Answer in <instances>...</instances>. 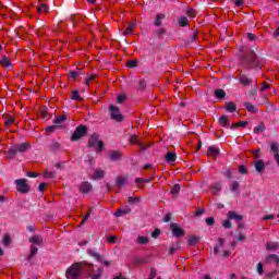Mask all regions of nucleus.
<instances>
[{"label": "nucleus", "instance_id": "nucleus-23", "mask_svg": "<svg viewBox=\"0 0 279 279\" xmlns=\"http://www.w3.org/2000/svg\"><path fill=\"white\" fill-rule=\"evenodd\" d=\"M106 175V171H104L102 169H96L94 172V180H101L104 179Z\"/></svg>", "mask_w": 279, "mask_h": 279}, {"label": "nucleus", "instance_id": "nucleus-60", "mask_svg": "<svg viewBox=\"0 0 279 279\" xmlns=\"http://www.w3.org/2000/svg\"><path fill=\"white\" fill-rule=\"evenodd\" d=\"M206 225L207 226H215V218H213V217L206 218Z\"/></svg>", "mask_w": 279, "mask_h": 279}, {"label": "nucleus", "instance_id": "nucleus-29", "mask_svg": "<svg viewBox=\"0 0 279 279\" xmlns=\"http://www.w3.org/2000/svg\"><path fill=\"white\" fill-rule=\"evenodd\" d=\"M37 12L38 14H43V12L45 14H47V12H49V7L45 3H41L38 8H37Z\"/></svg>", "mask_w": 279, "mask_h": 279}, {"label": "nucleus", "instance_id": "nucleus-8", "mask_svg": "<svg viewBox=\"0 0 279 279\" xmlns=\"http://www.w3.org/2000/svg\"><path fill=\"white\" fill-rule=\"evenodd\" d=\"M15 184L19 193H29V185H27L26 179H17L15 180Z\"/></svg>", "mask_w": 279, "mask_h": 279}, {"label": "nucleus", "instance_id": "nucleus-20", "mask_svg": "<svg viewBox=\"0 0 279 279\" xmlns=\"http://www.w3.org/2000/svg\"><path fill=\"white\" fill-rule=\"evenodd\" d=\"M28 241L33 243V245H43V236L40 235H33Z\"/></svg>", "mask_w": 279, "mask_h": 279}, {"label": "nucleus", "instance_id": "nucleus-63", "mask_svg": "<svg viewBox=\"0 0 279 279\" xmlns=\"http://www.w3.org/2000/svg\"><path fill=\"white\" fill-rule=\"evenodd\" d=\"M225 175L228 180H232V170L230 169L226 170Z\"/></svg>", "mask_w": 279, "mask_h": 279}, {"label": "nucleus", "instance_id": "nucleus-58", "mask_svg": "<svg viewBox=\"0 0 279 279\" xmlns=\"http://www.w3.org/2000/svg\"><path fill=\"white\" fill-rule=\"evenodd\" d=\"M239 173H241L242 175L247 174V168H245V166H240Z\"/></svg>", "mask_w": 279, "mask_h": 279}, {"label": "nucleus", "instance_id": "nucleus-16", "mask_svg": "<svg viewBox=\"0 0 279 279\" xmlns=\"http://www.w3.org/2000/svg\"><path fill=\"white\" fill-rule=\"evenodd\" d=\"M109 158L112 162H117V160H121V153L118 150H110Z\"/></svg>", "mask_w": 279, "mask_h": 279}, {"label": "nucleus", "instance_id": "nucleus-13", "mask_svg": "<svg viewBox=\"0 0 279 279\" xmlns=\"http://www.w3.org/2000/svg\"><path fill=\"white\" fill-rule=\"evenodd\" d=\"M130 143H131V145H138L143 151H145V149H147V147H145V145H143V143L138 142V136H136V135L130 136Z\"/></svg>", "mask_w": 279, "mask_h": 279}, {"label": "nucleus", "instance_id": "nucleus-33", "mask_svg": "<svg viewBox=\"0 0 279 279\" xmlns=\"http://www.w3.org/2000/svg\"><path fill=\"white\" fill-rule=\"evenodd\" d=\"M201 238L196 236V235H192L189 239V245L193 246V245H197V243H199Z\"/></svg>", "mask_w": 279, "mask_h": 279}, {"label": "nucleus", "instance_id": "nucleus-47", "mask_svg": "<svg viewBox=\"0 0 279 279\" xmlns=\"http://www.w3.org/2000/svg\"><path fill=\"white\" fill-rule=\"evenodd\" d=\"M36 254H38V247L31 245V253L28 255V258H34V256H36Z\"/></svg>", "mask_w": 279, "mask_h": 279}, {"label": "nucleus", "instance_id": "nucleus-53", "mask_svg": "<svg viewBox=\"0 0 279 279\" xmlns=\"http://www.w3.org/2000/svg\"><path fill=\"white\" fill-rule=\"evenodd\" d=\"M199 36V33L196 31L194 32L193 36L187 41L189 44L197 41V37Z\"/></svg>", "mask_w": 279, "mask_h": 279}, {"label": "nucleus", "instance_id": "nucleus-31", "mask_svg": "<svg viewBox=\"0 0 279 279\" xmlns=\"http://www.w3.org/2000/svg\"><path fill=\"white\" fill-rule=\"evenodd\" d=\"M254 134H263L265 132V124L260 123L257 126L254 128L253 130Z\"/></svg>", "mask_w": 279, "mask_h": 279}, {"label": "nucleus", "instance_id": "nucleus-42", "mask_svg": "<svg viewBox=\"0 0 279 279\" xmlns=\"http://www.w3.org/2000/svg\"><path fill=\"white\" fill-rule=\"evenodd\" d=\"M126 66L129 69H136L138 66V61H136V60H129L126 62Z\"/></svg>", "mask_w": 279, "mask_h": 279}, {"label": "nucleus", "instance_id": "nucleus-2", "mask_svg": "<svg viewBox=\"0 0 279 279\" xmlns=\"http://www.w3.org/2000/svg\"><path fill=\"white\" fill-rule=\"evenodd\" d=\"M32 145L29 143L15 144L11 146L8 150V157L10 160L16 156V154H25L28 149H31Z\"/></svg>", "mask_w": 279, "mask_h": 279}, {"label": "nucleus", "instance_id": "nucleus-48", "mask_svg": "<svg viewBox=\"0 0 279 279\" xmlns=\"http://www.w3.org/2000/svg\"><path fill=\"white\" fill-rule=\"evenodd\" d=\"M128 202H129V204H138V203L141 202V198L130 196V197L128 198Z\"/></svg>", "mask_w": 279, "mask_h": 279}, {"label": "nucleus", "instance_id": "nucleus-54", "mask_svg": "<svg viewBox=\"0 0 279 279\" xmlns=\"http://www.w3.org/2000/svg\"><path fill=\"white\" fill-rule=\"evenodd\" d=\"M245 125H247V122L241 121V122H239L238 124H236V123H233V124L231 125V128H245Z\"/></svg>", "mask_w": 279, "mask_h": 279}, {"label": "nucleus", "instance_id": "nucleus-30", "mask_svg": "<svg viewBox=\"0 0 279 279\" xmlns=\"http://www.w3.org/2000/svg\"><path fill=\"white\" fill-rule=\"evenodd\" d=\"M136 243L138 245H147V243H149V238L141 235L137 238Z\"/></svg>", "mask_w": 279, "mask_h": 279}, {"label": "nucleus", "instance_id": "nucleus-27", "mask_svg": "<svg viewBox=\"0 0 279 279\" xmlns=\"http://www.w3.org/2000/svg\"><path fill=\"white\" fill-rule=\"evenodd\" d=\"M125 182H128V179H125V177H118L116 180V186L121 189V186L125 185Z\"/></svg>", "mask_w": 279, "mask_h": 279}, {"label": "nucleus", "instance_id": "nucleus-40", "mask_svg": "<svg viewBox=\"0 0 279 279\" xmlns=\"http://www.w3.org/2000/svg\"><path fill=\"white\" fill-rule=\"evenodd\" d=\"M50 149H51V151H60V149H61L60 143H58V142H52V143L50 144Z\"/></svg>", "mask_w": 279, "mask_h": 279}, {"label": "nucleus", "instance_id": "nucleus-39", "mask_svg": "<svg viewBox=\"0 0 279 279\" xmlns=\"http://www.w3.org/2000/svg\"><path fill=\"white\" fill-rule=\"evenodd\" d=\"M180 184H174L171 189V195L174 197H178V193H180Z\"/></svg>", "mask_w": 279, "mask_h": 279}, {"label": "nucleus", "instance_id": "nucleus-62", "mask_svg": "<svg viewBox=\"0 0 279 279\" xmlns=\"http://www.w3.org/2000/svg\"><path fill=\"white\" fill-rule=\"evenodd\" d=\"M222 226H223L226 229L232 228V223L230 222V220H225V221L222 222Z\"/></svg>", "mask_w": 279, "mask_h": 279}, {"label": "nucleus", "instance_id": "nucleus-7", "mask_svg": "<svg viewBox=\"0 0 279 279\" xmlns=\"http://www.w3.org/2000/svg\"><path fill=\"white\" fill-rule=\"evenodd\" d=\"M87 132L88 129L85 125H78L72 134L71 141H80V138H84Z\"/></svg>", "mask_w": 279, "mask_h": 279}, {"label": "nucleus", "instance_id": "nucleus-45", "mask_svg": "<svg viewBox=\"0 0 279 279\" xmlns=\"http://www.w3.org/2000/svg\"><path fill=\"white\" fill-rule=\"evenodd\" d=\"M279 245L277 242H268L266 244V250H278Z\"/></svg>", "mask_w": 279, "mask_h": 279}, {"label": "nucleus", "instance_id": "nucleus-43", "mask_svg": "<svg viewBox=\"0 0 279 279\" xmlns=\"http://www.w3.org/2000/svg\"><path fill=\"white\" fill-rule=\"evenodd\" d=\"M71 99H73V101H82V98L80 97V92L73 90L71 95Z\"/></svg>", "mask_w": 279, "mask_h": 279}, {"label": "nucleus", "instance_id": "nucleus-26", "mask_svg": "<svg viewBox=\"0 0 279 279\" xmlns=\"http://www.w3.org/2000/svg\"><path fill=\"white\" fill-rule=\"evenodd\" d=\"M229 219H235V221H241L243 219V216L238 215L235 211H229L228 213Z\"/></svg>", "mask_w": 279, "mask_h": 279}, {"label": "nucleus", "instance_id": "nucleus-10", "mask_svg": "<svg viewBox=\"0 0 279 279\" xmlns=\"http://www.w3.org/2000/svg\"><path fill=\"white\" fill-rule=\"evenodd\" d=\"M170 230H171L173 236H175L177 239H182V236H184V234H185V231L182 228H180V226H178V223H171Z\"/></svg>", "mask_w": 279, "mask_h": 279}, {"label": "nucleus", "instance_id": "nucleus-15", "mask_svg": "<svg viewBox=\"0 0 279 279\" xmlns=\"http://www.w3.org/2000/svg\"><path fill=\"white\" fill-rule=\"evenodd\" d=\"M254 167L257 173H263V171H265V161H263V159L256 160Z\"/></svg>", "mask_w": 279, "mask_h": 279}, {"label": "nucleus", "instance_id": "nucleus-19", "mask_svg": "<svg viewBox=\"0 0 279 279\" xmlns=\"http://www.w3.org/2000/svg\"><path fill=\"white\" fill-rule=\"evenodd\" d=\"M134 29H136V24L133 22L129 24V27L122 34L123 36H132Z\"/></svg>", "mask_w": 279, "mask_h": 279}, {"label": "nucleus", "instance_id": "nucleus-36", "mask_svg": "<svg viewBox=\"0 0 279 279\" xmlns=\"http://www.w3.org/2000/svg\"><path fill=\"white\" fill-rule=\"evenodd\" d=\"M239 186H240L239 182L238 181H233L230 184V191L232 193H239Z\"/></svg>", "mask_w": 279, "mask_h": 279}, {"label": "nucleus", "instance_id": "nucleus-50", "mask_svg": "<svg viewBox=\"0 0 279 279\" xmlns=\"http://www.w3.org/2000/svg\"><path fill=\"white\" fill-rule=\"evenodd\" d=\"M2 243L5 247H8V245H10L11 243V239H10V235H4L3 240H2Z\"/></svg>", "mask_w": 279, "mask_h": 279}, {"label": "nucleus", "instance_id": "nucleus-21", "mask_svg": "<svg viewBox=\"0 0 279 279\" xmlns=\"http://www.w3.org/2000/svg\"><path fill=\"white\" fill-rule=\"evenodd\" d=\"M265 263L269 264V263H276V265H279V257L276 254H269L266 259Z\"/></svg>", "mask_w": 279, "mask_h": 279}, {"label": "nucleus", "instance_id": "nucleus-34", "mask_svg": "<svg viewBox=\"0 0 279 279\" xmlns=\"http://www.w3.org/2000/svg\"><path fill=\"white\" fill-rule=\"evenodd\" d=\"M226 109L228 112H236V105L234 102H226Z\"/></svg>", "mask_w": 279, "mask_h": 279}, {"label": "nucleus", "instance_id": "nucleus-49", "mask_svg": "<svg viewBox=\"0 0 279 279\" xmlns=\"http://www.w3.org/2000/svg\"><path fill=\"white\" fill-rule=\"evenodd\" d=\"M95 77H97V75H95V74L89 75V76L85 80L86 86H90V82H93V81L95 80Z\"/></svg>", "mask_w": 279, "mask_h": 279}, {"label": "nucleus", "instance_id": "nucleus-3", "mask_svg": "<svg viewBox=\"0 0 279 279\" xmlns=\"http://www.w3.org/2000/svg\"><path fill=\"white\" fill-rule=\"evenodd\" d=\"M84 274L90 279H101L104 277V268L99 267L95 270V265L86 263Z\"/></svg>", "mask_w": 279, "mask_h": 279}, {"label": "nucleus", "instance_id": "nucleus-35", "mask_svg": "<svg viewBox=\"0 0 279 279\" xmlns=\"http://www.w3.org/2000/svg\"><path fill=\"white\" fill-rule=\"evenodd\" d=\"M244 106L248 112H253V113L258 112V109H256V106H254L250 102H245Z\"/></svg>", "mask_w": 279, "mask_h": 279}, {"label": "nucleus", "instance_id": "nucleus-5", "mask_svg": "<svg viewBox=\"0 0 279 279\" xmlns=\"http://www.w3.org/2000/svg\"><path fill=\"white\" fill-rule=\"evenodd\" d=\"M88 147L96 149L97 154L104 151V141L99 140V134L94 133L88 141Z\"/></svg>", "mask_w": 279, "mask_h": 279}, {"label": "nucleus", "instance_id": "nucleus-12", "mask_svg": "<svg viewBox=\"0 0 279 279\" xmlns=\"http://www.w3.org/2000/svg\"><path fill=\"white\" fill-rule=\"evenodd\" d=\"M80 191L82 193H90V191H93V184H90L88 181H85L81 184Z\"/></svg>", "mask_w": 279, "mask_h": 279}, {"label": "nucleus", "instance_id": "nucleus-14", "mask_svg": "<svg viewBox=\"0 0 279 279\" xmlns=\"http://www.w3.org/2000/svg\"><path fill=\"white\" fill-rule=\"evenodd\" d=\"M132 213V208L130 206H125L124 208H120L116 211V217H123V215H130Z\"/></svg>", "mask_w": 279, "mask_h": 279}, {"label": "nucleus", "instance_id": "nucleus-37", "mask_svg": "<svg viewBox=\"0 0 279 279\" xmlns=\"http://www.w3.org/2000/svg\"><path fill=\"white\" fill-rule=\"evenodd\" d=\"M211 191L214 195H217V193L221 191V183H215L214 185H211Z\"/></svg>", "mask_w": 279, "mask_h": 279}, {"label": "nucleus", "instance_id": "nucleus-57", "mask_svg": "<svg viewBox=\"0 0 279 279\" xmlns=\"http://www.w3.org/2000/svg\"><path fill=\"white\" fill-rule=\"evenodd\" d=\"M257 274H259V276H263V274H265V270H263V263L257 264Z\"/></svg>", "mask_w": 279, "mask_h": 279}, {"label": "nucleus", "instance_id": "nucleus-1", "mask_svg": "<svg viewBox=\"0 0 279 279\" xmlns=\"http://www.w3.org/2000/svg\"><path fill=\"white\" fill-rule=\"evenodd\" d=\"M86 267V262H78L72 264L65 271L66 279H80L82 274H84V268Z\"/></svg>", "mask_w": 279, "mask_h": 279}, {"label": "nucleus", "instance_id": "nucleus-59", "mask_svg": "<svg viewBox=\"0 0 279 279\" xmlns=\"http://www.w3.org/2000/svg\"><path fill=\"white\" fill-rule=\"evenodd\" d=\"M44 177H45V178L53 179V178H56V172L46 171V172L44 173Z\"/></svg>", "mask_w": 279, "mask_h": 279}, {"label": "nucleus", "instance_id": "nucleus-44", "mask_svg": "<svg viewBox=\"0 0 279 279\" xmlns=\"http://www.w3.org/2000/svg\"><path fill=\"white\" fill-rule=\"evenodd\" d=\"M64 121H66V116H61V117H58L53 120V123L56 125H60L61 123H64Z\"/></svg>", "mask_w": 279, "mask_h": 279}, {"label": "nucleus", "instance_id": "nucleus-52", "mask_svg": "<svg viewBox=\"0 0 279 279\" xmlns=\"http://www.w3.org/2000/svg\"><path fill=\"white\" fill-rule=\"evenodd\" d=\"M146 87H147V83H145V80H141L138 82V89L140 90H145Z\"/></svg>", "mask_w": 279, "mask_h": 279}, {"label": "nucleus", "instance_id": "nucleus-22", "mask_svg": "<svg viewBox=\"0 0 279 279\" xmlns=\"http://www.w3.org/2000/svg\"><path fill=\"white\" fill-rule=\"evenodd\" d=\"M219 123L222 128H230V120L228 119V116H221L219 118Z\"/></svg>", "mask_w": 279, "mask_h": 279}, {"label": "nucleus", "instance_id": "nucleus-55", "mask_svg": "<svg viewBox=\"0 0 279 279\" xmlns=\"http://www.w3.org/2000/svg\"><path fill=\"white\" fill-rule=\"evenodd\" d=\"M179 248H180V243H178L177 246H171L169 250V254L170 255L175 254V252H178Z\"/></svg>", "mask_w": 279, "mask_h": 279}, {"label": "nucleus", "instance_id": "nucleus-17", "mask_svg": "<svg viewBox=\"0 0 279 279\" xmlns=\"http://www.w3.org/2000/svg\"><path fill=\"white\" fill-rule=\"evenodd\" d=\"M239 82L243 86H250V84H252V78L247 77L245 74H240Z\"/></svg>", "mask_w": 279, "mask_h": 279}, {"label": "nucleus", "instance_id": "nucleus-24", "mask_svg": "<svg viewBox=\"0 0 279 279\" xmlns=\"http://www.w3.org/2000/svg\"><path fill=\"white\" fill-rule=\"evenodd\" d=\"M177 158H178V155H175V153L169 151L166 154L167 162H175Z\"/></svg>", "mask_w": 279, "mask_h": 279}, {"label": "nucleus", "instance_id": "nucleus-9", "mask_svg": "<svg viewBox=\"0 0 279 279\" xmlns=\"http://www.w3.org/2000/svg\"><path fill=\"white\" fill-rule=\"evenodd\" d=\"M109 110H110L111 119H113V121H118V123H120V121H123V116L121 114L119 107L111 105L109 107Z\"/></svg>", "mask_w": 279, "mask_h": 279}, {"label": "nucleus", "instance_id": "nucleus-18", "mask_svg": "<svg viewBox=\"0 0 279 279\" xmlns=\"http://www.w3.org/2000/svg\"><path fill=\"white\" fill-rule=\"evenodd\" d=\"M208 156H211V158H217L219 156L220 151L219 148L216 146H210L207 150Z\"/></svg>", "mask_w": 279, "mask_h": 279}, {"label": "nucleus", "instance_id": "nucleus-46", "mask_svg": "<svg viewBox=\"0 0 279 279\" xmlns=\"http://www.w3.org/2000/svg\"><path fill=\"white\" fill-rule=\"evenodd\" d=\"M216 97H217V99H225L226 98V92L223 89H217L216 90Z\"/></svg>", "mask_w": 279, "mask_h": 279}, {"label": "nucleus", "instance_id": "nucleus-64", "mask_svg": "<svg viewBox=\"0 0 279 279\" xmlns=\"http://www.w3.org/2000/svg\"><path fill=\"white\" fill-rule=\"evenodd\" d=\"M57 128H58V125L48 126V128H46V132H49V133L56 132V129H57Z\"/></svg>", "mask_w": 279, "mask_h": 279}, {"label": "nucleus", "instance_id": "nucleus-25", "mask_svg": "<svg viewBox=\"0 0 279 279\" xmlns=\"http://www.w3.org/2000/svg\"><path fill=\"white\" fill-rule=\"evenodd\" d=\"M163 19H165V14H162V13L157 14L154 25L156 27H160V25H162Z\"/></svg>", "mask_w": 279, "mask_h": 279}, {"label": "nucleus", "instance_id": "nucleus-38", "mask_svg": "<svg viewBox=\"0 0 279 279\" xmlns=\"http://www.w3.org/2000/svg\"><path fill=\"white\" fill-rule=\"evenodd\" d=\"M133 263L134 265H145V263H147V259L143 257H134Z\"/></svg>", "mask_w": 279, "mask_h": 279}, {"label": "nucleus", "instance_id": "nucleus-61", "mask_svg": "<svg viewBox=\"0 0 279 279\" xmlns=\"http://www.w3.org/2000/svg\"><path fill=\"white\" fill-rule=\"evenodd\" d=\"M186 14H187V16H190L191 19H195V10H193V9H187Z\"/></svg>", "mask_w": 279, "mask_h": 279}, {"label": "nucleus", "instance_id": "nucleus-11", "mask_svg": "<svg viewBox=\"0 0 279 279\" xmlns=\"http://www.w3.org/2000/svg\"><path fill=\"white\" fill-rule=\"evenodd\" d=\"M270 151L275 154V160H277V165L279 166V144L278 143H271L270 144Z\"/></svg>", "mask_w": 279, "mask_h": 279}, {"label": "nucleus", "instance_id": "nucleus-51", "mask_svg": "<svg viewBox=\"0 0 279 279\" xmlns=\"http://www.w3.org/2000/svg\"><path fill=\"white\" fill-rule=\"evenodd\" d=\"M156 36L160 38V36H165L167 34V31L165 28H160L158 31H155Z\"/></svg>", "mask_w": 279, "mask_h": 279}, {"label": "nucleus", "instance_id": "nucleus-32", "mask_svg": "<svg viewBox=\"0 0 279 279\" xmlns=\"http://www.w3.org/2000/svg\"><path fill=\"white\" fill-rule=\"evenodd\" d=\"M0 64L4 66V69H8V66H11L12 62H10V59H8V57L3 56L0 60Z\"/></svg>", "mask_w": 279, "mask_h": 279}, {"label": "nucleus", "instance_id": "nucleus-56", "mask_svg": "<svg viewBox=\"0 0 279 279\" xmlns=\"http://www.w3.org/2000/svg\"><path fill=\"white\" fill-rule=\"evenodd\" d=\"M135 182H137V183H141V182L143 183L144 182V183L147 184V183L151 182V179L136 178Z\"/></svg>", "mask_w": 279, "mask_h": 279}, {"label": "nucleus", "instance_id": "nucleus-6", "mask_svg": "<svg viewBox=\"0 0 279 279\" xmlns=\"http://www.w3.org/2000/svg\"><path fill=\"white\" fill-rule=\"evenodd\" d=\"M87 254L89 256H92V258H95L98 263H102V265H105V267H110V262L106 260L104 255L97 253V250L88 248L87 250Z\"/></svg>", "mask_w": 279, "mask_h": 279}, {"label": "nucleus", "instance_id": "nucleus-41", "mask_svg": "<svg viewBox=\"0 0 279 279\" xmlns=\"http://www.w3.org/2000/svg\"><path fill=\"white\" fill-rule=\"evenodd\" d=\"M179 25L180 27H186L189 25V19L186 16L180 17Z\"/></svg>", "mask_w": 279, "mask_h": 279}, {"label": "nucleus", "instance_id": "nucleus-28", "mask_svg": "<svg viewBox=\"0 0 279 279\" xmlns=\"http://www.w3.org/2000/svg\"><path fill=\"white\" fill-rule=\"evenodd\" d=\"M14 121H15L14 117L5 116L4 117V125H5V128H10V125H13Z\"/></svg>", "mask_w": 279, "mask_h": 279}, {"label": "nucleus", "instance_id": "nucleus-4", "mask_svg": "<svg viewBox=\"0 0 279 279\" xmlns=\"http://www.w3.org/2000/svg\"><path fill=\"white\" fill-rule=\"evenodd\" d=\"M243 63L248 66V69H258V57L256 52L250 50L243 58Z\"/></svg>", "mask_w": 279, "mask_h": 279}]
</instances>
